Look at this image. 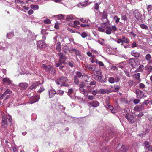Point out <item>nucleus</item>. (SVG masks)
<instances>
[{
    "instance_id": "f257e3e1",
    "label": "nucleus",
    "mask_w": 152,
    "mask_h": 152,
    "mask_svg": "<svg viewBox=\"0 0 152 152\" xmlns=\"http://www.w3.org/2000/svg\"><path fill=\"white\" fill-rule=\"evenodd\" d=\"M2 123L1 126L2 128H5L7 127L9 125H11L12 121V118L8 114L6 116L4 114L2 116Z\"/></svg>"
},
{
    "instance_id": "f03ea898",
    "label": "nucleus",
    "mask_w": 152,
    "mask_h": 152,
    "mask_svg": "<svg viewBox=\"0 0 152 152\" xmlns=\"http://www.w3.org/2000/svg\"><path fill=\"white\" fill-rule=\"evenodd\" d=\"M68 79L66 77L62 76L57 79L56 81V83L57 85H59L60 87H68L69 85L68 83Z\"/></svg>"
},
{
    "instance_id": "7ed1b4c3",
    "label": "nucleus",
    "mask_w": 152,
    "mask_h": 152,
    "mask_svg": "<svg viewBox=\"0 0 152 152\" xmlns=\"http://www.w3.org/2000/svg\"><path fill=\"white\" fill-rule=\"evenodd\" d=\"M58 55L59 56V60L55 63V65L56 67H59L62 64H65V61L66 59V57L64 56L61 53H58Z\"/></svg>"
},
{
    "instance_id": "20e7f679",
    "label": "nucleus",
    "mask_w": 152,
    "mask_h": 152,
    "mask_svg": "<svg viewBox=\"0 0 152 152\" xmlns=\"http://www.w3.org/2000/svg\"><path fill=\"white\" fill-rule=\"evenodd\" d=\"M42 66L44 70L52 75H53L55 73V69L51 65H47L45 64H42Z\"/></svg>"
},
{
    "instance_id": "39448f33",
    "label": "nucleus",
    "mask_w": 152,
    "mask_h": 152,
    "mask_svg": "<svg viewBox=\"0 0 152 152\" xmlns=\"http://www.w3.org/2000/svg\"><path fill=\"white\" fill-rule=\"evenodd\" d=\"M136 117L134 114H133L130 113L128 112L125 114V117L126 118L128 121L131 124H133L135 122V120L134 118Z\"/></svg>"
},
{
    "instance_id": "423d86ee",
    "label": "nucleus",
    "mask_w": 152,
    "mask_h": 152,
    "mask_svg": "<svg viewBox=\"0 0 152 152\" xmlns=\"http://www.w3.org/2000/svg\"><path fill=\"white\" fill-rule=\"evenodd\" d=\"M92 77L95 80L101 83H104L106 81V77L103 79V76L102 75L94 74L92 75Z\"/></svg>"
},
{
    "instance_id": "0eeeda50",
    "label": "nucleus",
    "mask_w": 152,
    "mask_h": 152,
    "mask_svg": "<svg viewBox=\"0 0 152 152\" xmlns=\"http://www.w3.org/2000/svg\"><path fill=\"white\" fill-rule=\"evenodd\" d=\"M143 146L146 151H152V145H150V143L148 141H145L143 142Z\"/></svg>"
},
{
    "instance_id": "6e6552de",
    "label": "nucleus",
    "mask_w": 152,
    "mask_h": 152,
    "mask_svg": "<svg viewBox=\"0 0 152 152\" xmlns=\"http://www.w3.org/2000/svg\"><path fill=\"white\" fill-rule=\"evenodd\" d=\"M2 82L3 84L4 85H7L11 86H13L14 85L12 81L10 79L6 77L3 78Z\"/></svg>"
},
{
    "instance_id": "1a4fd4ad",
    "label": "nucleus",
    "mask_w": 152,
    "mask_h": 152,
    "mask_svg": "<svg viewBox=\"0 0 152 152\" xmlns=\"http://www.w3.org/2000/svg\"><path fill=\"white\" fill-rule=\"evenodd\" d=\"M10 45L7 42H0V49L5 50L7 49Z\"/></svg>"
},
{
    "instance_id": "9d476101",
    "label": "nucleus",
    "mask_w": 152,
    "mask_h": 152,
    "mask_svg": "<svg viewBox=\"0 0 152 152\" xmlns=\"http://www.w3.org/2000/svg\"><path fill=\"white\" fill-rule=\"evenodd\" d=\"M40 99V95H37L30 99L29 103L32 104L37 102Z\"/></svg>"
},
{
    "instance_id": "9b49d317",
    "label": "nucleus",
    "mask_w": 152,
    "mask_h": 152,
    "mask_svg": "<svg viewBox=\"0 0 152 152\" xmlns=\"http://www.w3.org/2000/svg\"><path fill=\"white\" fill-rule=\"evenodd\" d=\"M145 70L147 71V75H148L152 71V64L147 63V65L145 67Z\"/></svg>"
},
{
    "instance_id": "f8f14e48",
    "label": "nucleus",
    "mask_w": 152,
    "mask_h": 152,
    "mask_svg": "<svg viewBox=\"0 0 152 152\" xmlns=\"http://www.w3.org/2000/svg\"><path fill=\"white\" fill-rule=\"evenodd\" d=\"M37 45L38 47L41 49H43L46 47V45L45 42L41 40L37 42Z\"/></svg>"
},
{
    "instance_id": "ddd939ff",
    "label": "nucleus",
    "mask_w": 152,
    "mask_h": 152,
    "mask_svg": "<svg viewBox=\"0 0 152 152\" xmlns=\"http://www.w3.org/2000/svg\"><path fill=\"white\" fill-rule=\"evenodd\" d=\"M28 86V84L26 82L20 83L18 85V86L22 90H26Z\"/></svg>"
},
{
    "instance_id": "4468645a",
    "label": "nucleus",
    "mask_w": 152,
    "mask_h": 152,
    "mask_svg": "<svg viewBox=\"0 0 152 152\" xmlns=\"http://www.w3.org/2000/svg\"><path fill=\"white\" fill-rule=\"evenodd\" d=\"M136 94L138 98H142L144 96L143 93L139 89L136 90Z\"/></svg>"
},
{
    "instance_id": "2eb2a0df",
    "label": "nucleus",
    "mask_w": 152,
    "mask_h": 152,
    "mask_svg": "<svg viewBox=\"0 0 152 152\" xmlns=\"http://www.w3.org/2000/svg\"><path fill=\"white\" fill-rule=\"evenodd\" d=\"M133 14L135 18L137 20H139L141 18L142 15L140 14L138 10H136L134 11Z\"/></svg>"
},
{
    "instance_id": "dca6fc26",
    "label": "nucleus",
    "mask_w": 152,
    "mask_h": 152,
    "mask_svg": "<svg viewBox=\"0 0 152 152\" xmlns=\"http://www.w3.org/2000/svg\"><path fill=\"white\" fill-rule=\"evenodd\" d=\"M86 68L88 69L89 70L94 71L95 70L96 66L92 65L86 64L85 66Z\"/></svg>"
},
{
    "instance_id": "f3484780",
    "label": "nucleus",
    "mask_w": 152,
    "mask_h": 152,
    "mask_svg": "<svg viewBox=\"0 0 152 152\" xmlns=\"http://www.w3.org/2000/svg\"><path fill=\"white\" fill-rule=\"evenodd\" d=\"M49 96V98H51L54 96L56 94V91L53 89H52L48 91Z\"/></svg>"
},
{
    "instance_id": "a211bd4d",
    "label": "nucleus",
    "mask_w": 152,
    "mask_h": 152,
    "mask_svg": "<svg viewBox=\"0 0 152 152\" xmlns=\"http://www.w3.org/2000/svg\"><path fill=\"white\" fill-rule=\"evenodd\" d=\"M145 58L146 60L148 61V63L150 62V63L152 64V60L151 59L152 57L150 54L148 53L146 54Z\"/></svg>"
},
{
    "instance_id": "6ab92c4d",
    "label": "nucleus",
    "mask_w": 152,
    "mask_h": 152,
    "mask_svg": "<svg viewBox=\"0 0 152 152\" xmlns=\"http://www.w3.org/2000/svg\"><path fill=\"white\" fill-rule=\"evenodd\" d=\"M129 64L132 68H135L137 66L135 61L132 58L129 60Z\"/></svg>"
},
{
    "instance_id": "aec40b11",
    "label": "nucleus",
    "mask_w": 152,
    "mask_h": 152,
    "mask_svg": "<svg viewBox=\"0 0 152 152\" xmlns=\"http://www.w3.org/2000/svg\"><path fill=\"white\" fill-rule=\"evenodd\" d=\"M131 54L132 56L136 58H139L140 55L139 52H136L134 50L132 51Z\"/></svg>"
},
{
    "instance_id": "412c9836",
    "label": "nucleus",
    "mask_w": 152,
    "mask_h": 152,
    "mask_svg": "<svg viewBox=\"0 0 152 152\" xmlns=\"http://www.w3.org/2000/svg\"><path fill=\"white\" fill-rule=\"evenodd\" d=\"M104 106L108 110H110L112 113H114L115 112L114 107L112 105H104Z\"/></svg>"
},
{
    "instance_id": "4be33fe9",
    "label": "nucleus",
    "mask_w": 152,
    "mask_h": 152,
    "mask_svg": "<svg viewBox=\"0 0 152 152\" xmlns=\"http://www.w3.org/2000/svg\"><path fill=\"white\" fill-rule=\"evenodd\" d=\"M144 105H136L134 109L136 111H140L143 110L144 108Z\"/></svg>"
},
{
    "instance_id": "5701e85b",
    "label": "nucleus",
    "mask_w": 152,
    "mask_h": 152,
    "mask_svg": "<svg viewBox=\"0 0 152 152\" xmlns=\"http://www.w3.org/2000/svg\"><path fill=\"white\" fill-rule=\"evenodd\" d=\"M87 5V3L86 2L80 3L77 4L78 7L82 8L85 7Z\"/></svg>"
},
{
    "instance_id": "b1692460",
    "label": "nucleus",
    "mask_w": 152,
    "mask_h": 152,
    "mask_svg": "<svg viewBox=\"0 0 152 152\" xmlns=\"http://www.w3.org/2000/svg\"><path fill=\"white\" fill-rule=\"evenodd\" d=\"M41 34H44L42 37V39L43 40V41L45 40L46 39V37H45V34H48V33H47L45 30L44 29L42 30L41 31Z\"/></svg>"
},
{
    "instance_id": "393cba45",
    "label": "nucleus",
    "mask_w": 152,
    "mask_h": 152,
    "mask_svg": "<svg viewBox=\"0 0 152 152\" xmlns=\"http://www.w3.org/2000/svg\"><path fill=\"white\" fill-rule=\"evenodd\" d=\"M107 12L105 11H104L102 12V15L101 18V20H102L103 19H107Z\"/></svg>"
},
{
    "instance_id": "a878e982",
    "label": "nucleus",
    "mask_w": 152,
    "mask_h": 152,
    "mask_svg": "<svg viewBox=\"0 0 152 152\" xmlns=\"http://www.w3.org/2000/svg\"><path fill=\"white\" fill-rule=\"evenodd\" d=\"M65 18H66V20H72L73 19V15L72 14L68 15L67 16H65Z\"/></svg>"
},
{
    "instance_id": "bb28decb",
    "label": "nucleus",
    "mask_w": 152,
    "mask_h": 152,
    "mask_svg": "<svg viewBox=\"0 0 152 152\" xmlns=\"http://www.w3.org/2000/svg\"><path fill=\"white\" fill-rule=\"evenodd\" d=\"M114 77L115 78V83H118L120 81L121 78L119 75H115Z\"/></svg>"
},
{
    "instance_id": "cd10ccee",
    "label": "nucleus",
    "mask_w": 152,
    "mask_h": 152,
    "mask_svg": "<svg viewBox=\"0 0 152 152\" xmlns=\"http://www.w3.org/2000/svg\"><path fill=\"white\" fill-rule=\"evenodd\" d=\"M107 27V29L106 30H105L104 32L107 34H110L112 33L111 27L109 26Z\"/></svg>"
},
{
    "instance_id": "c85d7f7f",
    "label": "nucleus",
    "mask_w": 152,
    "mask_h": 152,
    "mask_svg": "<svg viewBox=\"0 0 152 152\" xmlns=\"http://www.w3.org/2000/svg\"><path fill=\"white\" fill-rule=\"evenodd\" d=\"M39 85V83H34L31 86L29 87V89H30L32 90L34 89H35L36 88L37 86H38Z\"/></svg>"
},
{
    "instance_id": "c756f323",
    "label": "nucleus",
    "mask_w": 152,
    "mask_h": 152,
    "mask_svg": "<svg viewBox=\"0 0 152 152\" xmlns=\"http://www.w3.org/2000/svg\"><path fill=\"white\" fill-rule=\"evenodd\" d=\"M56 49L58 52H60L61 50V43L59 42H58L56 44Z\"/></svg>"
},
{
    "instance_id": "7c9ffc66",
    "label": "nucleus",
    "mask_w": 152,
    "mask_h": 152,
    "mask_svg": "<svg viewBox=\"0 0 152 152\" xmlns=\"http://www.w3.org/2000/svg\"><path fill=\"white\" fill-rule=\"evenodd\" d=\"M106 51L108 54H110L113 52V49L111 47L108 46L106 48Z\"/></svg>"
},
{
    "instance_id": "2f4dec72",
    "label": "nucleus",
    "mask_w": 152,
    "mask_h": 152,
    "mask_svg": "<svg viewBox=\"0 0 152 152\" xmlns=\"http://www.w3.org/2000/svg\"><path fill=\"white\" fill-rule=\"evenodd\" d=\"M14 36V34L13 31H12L11 32L7 33V37L9 39L12 38Z\"/></svg>"
},
{
    "instance_id": "473e14b6",
    "label": "nucleus",
    "mask_w": 152,
    "mask_h": 152,
    "mask_svg": "<svg viewBox=\"0 0 152 152\" xmlns=\"http://www.w3.org/2000/svg\"><path fill=\"white\" fill-rule=\"evenodd\" d=\"M126 149L125 148V146L123 145L121 148L120 149L118 150V152H125L126 151Z\"/></svg>"
},
{
    "instance_id": "72a5a7b5",
    "label": "nucleus",
    "mask_w": 152,
    "mask_h": 152,
    "mask_svg": "<svg viewBox=\"0 0 152 152\" xmlns=\"http://www.w3.org/2000/svg\"><path fill=\"white\" fill-rule=\"evenodd\" d=\"M108 81L110 83L113 84L115 82V78L113 77H110L109 78Z\"/></svg>"
},
{
    "instance_id": "f704fd0d",
    "label": "nucleus",
    "mask_w": 152,
    "mask_h": 152,
    "mask_svg": "<svg viewBox=\"0 0 152 152\" xmlns=\"http://www.w3.org/2000/svg\"><path fill=\"white\" fill-rule=\"evenodd\" d=\"M57 16L58 18L59 19L64 20L65 19V15L62 14L58 15H56Z\"/></svg>"
},
{
    "instance_id": "c9c22d12",
    "label": "nucleus",
    "mask_w": 152,
    "mask_h": 152,
    "mask_svg": "<svg viewBox=\"0 0 152 152\" xmlns=\"http://www.w3.org/2000/svg\"><path fill=\"white\" fill-rule=\"evenodd\" d=\"M79 90L80 92L83 94H86L87 92V90L86 89H84L83 88H79Z\"/></svg>"
},
{
    "instance_id": "e433bc0d",
    "label": "nucleus",
    "mask_w": 152,
    "mask_h": 152,
    "mask_svg": "<svg viewBox=\"0 0 152 152\" xmlns=\"http://www.w3.org/2000/svg\"><path fill=\"white\" fill-rule=\"evenodd\" d=\"M30 7L31 8L34 10L38 9L39 8V7L38 5H30Z\"/></svg>"
},
{
    "instance_id": "4c0bfd02",
    "label": "nucleus",
    "mask_w": 152,
    "mask_h": 152,
    "mask_svg": "<svg viewBox=\"0 0 152 152\" xmlns=\"http://www.w3.org/2000/svg\"><path fill=\"white\" fill-rule=\"evenodd\" d=\"M98 92L99 94H105L106 92L105 90L103 89H100L98 90Z\"/></svg>"
},
{
    "instance_id": "58836bf2",
    "label": "nucleus",
    "mask_w": 152,
    "mask_h": 152,
    "mask_svg": "<svg viewBox=\"0 0 152 152\" xmlns=\"http://www.w3.org/2000/svg\"><path fill=\"white\" fill-rule=\"evenodd\" d=\"M140 27L142 28L145 30H147L148 29V26L146 25L143 24H141L140 25Z\"/></svg>"
},
{
    "instance_id": "ea45409f",
    "label": "nucleus",
    "mask_w": 152,
    "mask_h": 152,
    "mask_svg": "<svg viewBox=\"0 0 152 152\" xmlns=\"http://www.w3.org/2000/svg\"><path fill=\"white\" fill-rule=\"evenodd\" d=\"M74 82L76 85L79 84V79L76 76H75L74 77Z\"/></svg>"
},
{
    "instance_id": "a19ab883",
    "label": "nucleus",
    "mask_w": 152,
    "mask_h": 152,
    "mask_svg": "<svg viewBox=\"0 0 152 152\" xmlns=\"http://www.w3.org/2000/svg\"><path fill=\"white\" fill-rule=\"evenodd\" d=\"M73 92L74 89L72 88L69 89L68 92V94L72 98V97L70 94L72 93Z\"/></svg>"
},
{
    "instance_id": "79ce46f5",
    "label": "nucleus",
    "mask_w": 152,
    "mask_h": 152,
    "mask_svg": "<svg viewBox=\"0 0 152 152\" xmlns=\"http://www.w3.org/2000/svg\"><path fill=\"white\" fill-rule=\"evenodd\" d=\"M114 19L115 20V22L116 23H118L119 21L120 18H118L117 16L115 15L114 17Z\"/></svg>"
},
{
    "instance_id": "37998d69",
    "label": "nucleus",
    "mask_w": 152,
    "mask_h": 152,
    "mask_svg": "<svg viewBox=\"0 0 152 152\" xmlns=\"http://www.w3.org/2000/svg\"><path fill=\"white\" fill-rule=\"evenodd\" d=\"M76 76L79 78H80L81 76L82 77L83 75H82L81 73L79 71H77L76 73Z\"/></svg>"
},
{
    "instance_id": "c03bdc74",
    "label": "nucleus",
    "mask_w": 152,
    "mask_h": 152,
    "mask_svg": "<svg viewBox=\"0 0 152 152\" xmlns=\"http://www.w3.org/2000/svg\"><path fill=\"white\" fill-rule=\"evenodd\" d=\"M128 85L130 87H131L134 85V81L133 80H130L128 82Z\"/></svg>"
},
{
    "instance_id": "a18cd8bd",
    "label": "nucleus",
    "mask_w": 152,
    "mask_h": 152,
    "mask_svg": "<svg viewBox=\"0 0 152 152\" xmlns=\"http://www.w3.org/2000/svg\"><path fill=\"white\" fill-rule=\"evenodd\" d=\"M140 74L139 73L135 74L134 75L135 78L137 80H140Z\"/></svg>"
},
{
    "instance_id": "49530a36",
    "label": "nucleus",
    "mask_w": 152,
    "mask_h": 152,
    "mask_svg": "<svg viewBox=\"0 0 152 152\" xmlns=\"http://www.w3.org/2000/svg\"><path fill=\"white\" fill-rule=\"evenodd\" d=\"M87 98L89 100H92L94 99L95 98L92 95H88Z\"/></svg>"
},
{
    "instance_id": "de8ad7c7",
    "label": "nucleus",
    "mask_w": 152,
    "mask_h": 152,
    "mask_svg": "<svg viewBox=\"0 0 152 152\" xmlns=\"http://www.w3.org/2000/svg\"><path fill=\"white\" fill-rule=\"evenodd\" d=\"M15 2L22 5L24 4V3L23 1L20 0H15Z\"/></svg>"
},
{
    "instance_id": "09e8293b",
    "label": "nucleus",
    "mask_w": 152,
    "mask_h": 152,
    "mask_svg": "<svg viewBox=\"0 0 152 152\" xmlns=\"http://www.w3.org/2000/svg\"><path fill=\"white\" fill-rule=\"evenodd\" d=\"M82 77L84 79H87L89 80L90 79V77L88 75H84L82 76Z\"/></svg>"
},
{
    "instance_id": "8fccbe9b",
    "label": "nucleus",
    "mask_w": 152,
    "mask_h": 152,
    "mask_svg": "<svg viewBox=\"0 0 152 152\" xmlns=\"http://www.w3.org/2000/svg\"><path fill=\"white\" fill-rule=\"evenodd\" d=\"M98 93H99L98 91L96 90H93L91 92L92 94L94 96L96 95Z\"/></svg>"
},
{
    "instance_id": "3c124183",
    "label": "nucleus",
    "mask_w": 152,
    "mask_h": 152,
    "mask_svg": "<svg viewBox=\"0 0 152 152\" xmlns=\"http://www.w3.org/2000/svg\"><path fill=\"white\" fill-rule=\"evenodd\" d=\"M64 91L61 90H59L57 91V92H56V94H59L60 95H62L64 93Z\"/></svg>"
},
{
    "instance_id": "603ef678",
    "label": "nucleus",
    "mask_w": 152,
    "mask_h": 152,
    "mask_svg": "<svg viewBox=\"0 0 152 152\" xmlns=\"http://www.w3.org/2000/svg\"><path fill=\"white\" fill-rule=\"evenodd\" d=\"M104 140H105V142H106L109 140V137L107 135H105L103 137Z\"/></svg>"
},
{
    "instance_id": "864d4df0",
    "label": "nucleus",
    "mask_w": 152,
    "mask_h": 152,
    "mask_svg": "<svg viewBox=\"0 0 152 152\" xmlns=\"http://www.w3.org/2000/svg\"><path fill=\"white\" fill-rule=\"evenodd\" d=\"M89 104H99V103L96 100L92 102L89 103Z\"/></svg>"
},
{
    "instance_id": "5fc2aeb1",
    "label": "nucleus",
    "mask_w": 152,
    "mask_h": 152,
    "mask_svg": "<svg viewBox=\"0 0 152 152\" xmlns=\"http://www.w3.org/2000/svg\"><path fill=\"white\" fill-rule=\"evenodd\" d=\"M99 6L98 4V3H96L95 4V7L94 9L95 10L99 11Z\"/></svg>"
},
{
    "instance_id": "6e6d98bb",
    "label": "nucleus",
    "mask_w": 152,
    "mask_h": 152,
    "mask_svg": "<svg viewBox=\"0 0 152 152\" xmlns=\"http://www.w3.org/2000/svg\"><path fill=\"white\" fill-rule=\"evenodd\" d=\"M101 26L102 28L105 29L106 28H107V27H108L107 26L106 23H102L101 24Z\"/></svg>"
},
{
    "instance_id": "4d7b16f0",
    "label": "nucleus",
    "mask_w": 152,
    "mask_h": 152,
    "mask_svg": "<svg viewBox=\"0 0 152 152\" xmlns=\"http://www.w3.org/2000/svg\"><path fill=\"white\" fill-rule=\"evenodd\" d=\"M139 87L140 88L143 89L145 88V86L144 84L141 83L139 84Z\"/></svg>"
},
{
    "instance_id": "13d9d810",
    "label": "nucleus",
    "mask_w": 152,
    "mask_h": 152,
    "mask_svg": "<svg viewBox=\"0 0 152 152\" xmlns=\"http://www.w3.org/2000/svg\"><path fill=\"white\" fill-rule=\"evenodd\" d=\"M44 22L46 24H49L51 23V21L49 19L44 20Z\"/></svg>"
},
{
    "instance_id": "bf43d9fd",
    "label": "nucleus",
    "mask_w": 152,
    "mask_h": 152,
    "mask_svg": "<svg viewBox=\"0 0 152 152\" xmlns=\"http://www.w3.org/2000/svg\"><path fill=\"white\" fill-rule=\"evenodd\" d=\"M4 93L5 94H11L12 93V91L9 89H7Z\"/></svg>"
},
{
    "instance_id": "052dcab7",
    "label": "nucleus",
    "mask_w": 152,
    "mask_h": 152,
    "mask_svg": "<svg viewBox=\"0 0 152 152\" xmlns=\"http://www.w3.org/2000/svg\"><path fill=\"white\" fill-rule=\"evenodd\" d=\"M80 34L83 38H85L87 36L86 33L85 32H83Z\"/></svg>"
},
{
    "instance_id": "680f3d73",
    "label": "nucleus",
    "mask_w": 152,
    "mask_h": 152,
    "mask_svg": "<svg viewBox=\"0 0 152 152\" xmlns=\"http://www.w3.org/2000/svg\"><path fill=\"white\" fill-rule=\"evenodd\" d=\"M144 66L143 65H140L138 68V69L140 70L139 71L140 72V71L144 69Z\"/></svg>"
},
{
    "instance_id": "e2e57ef3",
    "label": "nucleus",
    "mask_w": 152,
    "mask_h": 152,
    "mask_svg": "<svg viewBox=\"0 0 152 152\" xmlns=\"http://www.w3.org/2000/svg\"><path fill=\"white\" fill-rule=\"evenodd\" d=\"M98 30L101 32H104L105 29L102 28L101 27H98Z\"/></svg>"
},
{
    "instance_id": "0e129e2a",
    "label": "nucleus",
    "mask_w": 152,
    "mask_h": 152,
    "mask_svg": "<svg viewBox=\"0 0 152 152\" xmlns=\"http://www.w3.org/2000/svg\"><path fill=\"white\" fill-rule=\"evenodd\" d=\"M132 48H134L136 47L137 46L135 42H134L132 44Z\"/></svg>"
},
{
    "instance_id": "69168bd1",
    "label": "nucleus",
    "mask_w": 152,
    "mask_h": 152,
    "mask_svg": "<svg viewBox=\"0 0 152 152\" xmlns=\"http://www.w3.org/2000/svg\"><path fill=\"white\" fill-rule=\"evenodd\" d=\"M96 82L95 81H93L90 82V83H89V84L90 85V86H92L95 85L96 84Z\"/></svg>"
},
{
    "instance_id": "338daca9",
    "label": "nucleus",
    "mask_w": 152,
    "mask_h": 152,
    "mask_svg": "<svg viewBox=\"0 0 152 152\" xmlns=\"http://www.w3.org/2000/svg\"><path fill=\"white\" fill-rule=\"evenodd\" d=\"M127 17L125 15H122L121 17V19L124 20L125 21L127 20Z\"/></svg>"
},
{
    "instance_id": "774afa93",
    "label": "nucleus",
    "mask_w": 152,
    "mask_h": 152,
    "mask_svg": "<svg viewBox=\"0 0 152 152\" xmlns=\"http://www.w3.org/2000/svg\"><path fill=\"white\" fill-rule=\"evenodd\" d=\"M147 10L148 11L151 10H152V5H149L147 7Z\"/></svg>"
}]
</instances>
